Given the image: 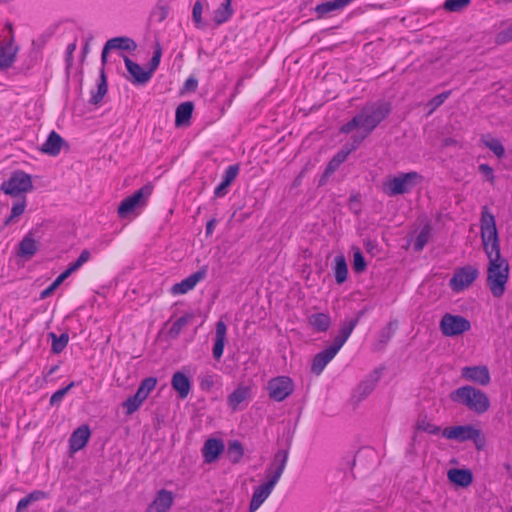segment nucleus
I'll list each match as a JSON object with an SVG mask.
<instances>
[{"label":"nucleus","mask_w":512,"mask_h":512,"mask_svg":"<svg viewBox=\"0 0 512 512\" xmlns=\"http://www.w3.org/2000/svg\"><path fill=\"white\" fill-rule=\"evenodd\" d=\"M289 451L287 449H280L274 456L273 463L267 468V481L254 488L252 498L249 504V512H255L265 502V500L272 493L275 485L281 478L287 461Z\"/></svg>","instance_id":"f257e3e1"},{"label":"nucleus","mask_w":512,"mask_h":512,"mask_svg":"<svg viewBox=\"0 0 512 512\" xmlns=\"http://www.w3.org/2000/svg\"><path fill=\"white\" fill-rule=\"evenodd\" d=\"M480 228L483 248L489 259V262L507 261L501 256L495 217L492 213L488 211L487 207L482 208Z\"/></svg>","instance_id":"f03ea898"},{"label":"nucleus","mask_w":512,"mask_h":512,"mask_svg":"<svg viewBox=\"0 0 512 512\" xmlns=\"http://www.w3.org/2000/svg\"><path fill=\"white\" fill-rule=\"evenodd\" d=\"M449 397L452 402L461 404L478 415L484 414L490 408L488 395L471 385L455 389L450 393Z\"/></svg>","instance_id":"7ed1b4c3"},{"label":"nucleus","mask_w":512,"mask_h":512,"mask_svg":"<svg viewBox=\"0 0 512 512\" xmlns=\"http://www.w3.org/2000/svg\"><path fill=\"white\" fill-rule=\"evenodd\" d=\"M391 104L380 100L366 104L357 114L362 124V130L369 135L391 113Z\"/></svg>","instance_id":"20e7f679"},{"label":"nucleus","mask_w":512,"mask_h":512,"mask_svg":"<svg viewBox=\"0 0 512 512\" xmlns=\"http://www.w3.org/2000/svg\"><path fill=\"white\" fill-rule=\"evenodd\" d=\"M509 271L508 261L489 262L487 284L494 297L500 298L503 296L509 278Z\"/></svg>","instance_id":"39448f33"},{"label":"nucleus","mask_w":512,"mask_h":512,"mask_svg":"<svg viewBox=\"0 0 512 512\" xmlns=\"http://www.w3.org/2000/svg\"><path fill=\"white\" fill-rule=\"evenodd\" d=\"M442 436L459 442L473 441L477 450H483L486 446V438L483 432L473 425H458L447 427L442 431Z\"/></svg>","instance_id":"423d86ee"},{"label":"nucleus","mask_w":512,"mask_h":512,"mask_svg":"<svg viewBox=\"0 0 512 512\" xmlns=\"http://www.w3.org/2000/svg\"><path fill=\"white\" fill-rule=\"evenodd\" d=\"M423 176L416 171L401 173L383 184V191L388 196H396L408 193L413 187L420 183Z\"/></svg>","instance_id":"0eeeda50"},{"label":"nucleus","mask_w":512,"mask_h":512,"mask_svg":"<svg viewBox=\"0 0 512 512\" xmlns=\"http://www.w3.org/2000/svg\"><path fill=\"white\" fill-rule=\"evenodd\" d=\"M153 186L148 183L136 190L132 195L123 199L118 206L117 213L121 219L127 218L138 207L146 206L148 198L151 196Z\"/></svg>","instance_id":"6e6552de"},{"label":"nucleus","mask_w":512,"mask_h":512,"mask_svg":"<svg viewBox=\"0 0 512 512\" xmlns=\"http://www.w3.org/2000/svg\"><path fill=\"white\" fill-rule=\"evenodd\" d=\"M1 190L10 196H18L33 190L31 176L22 170L14 171L1 185Z\"/></svg>","instance_id":"1a4fd4ad"},{"label":"nucleus","mask_w":512,"mask_h":512,"mask_svg":"<svg viewBox=\"0 0 512 512\" xmlns=\"http://www.w3.org/2000/svg\"><path fill=\"white\" fill-rule=\"evenodd\" d=\"M470 329V321L461 315L446 313L440 320V330L446 337H455Z\"/></svg>","instance_id":"9d476101"},{"label":"nucleus","mask_w":512,"mask_h":512,"mask_svg":"<svg viewBox=\"0 0 512 512\" xmlns=\"http://www.w3.org/2000/svg\"><path fill=\"white\" fill-rule=\"evenodd\" d=\"M266 389L272 400L282 402L294 392L295 385L289 376H277L268 381Z\"/></svg>","instance_id":"9b49d317"},{"label":"nucleus","mask_w":512,"mask_h":512,"mask_svg":"<svg viewBox=\"0 0 512 512\" xmlns=\"http://www.w3.org/2000/svg\"><path fill=\"white\" fill-rule=\"evenodd\" d=\"M479 271L476 267L466 265L455 270L449 281L452 291L458 293L468 288L478 277Z\"/></svg>","instance_id":"f8f14e48"},{"label":"nucleus","mask_w":512,"mask_h":512,"mask_svg":"<svg viewBox=\"0 0 512 512\" xmlns=\"http://www.w3.org/2000/svg\"><path fill=\"white\" fill-rule=\"evenodd\" d=\"M381 377V371L374 369L368 376H366L353 390L351 401L354 405H358L366 399L375 389Z\"/></svg>","instance_id":"ddd939ff"},{"label":"nucleus","mask_w":512,"mask_h":512,"mask_svg":"<svg viewBox=\"0 0 512 512\" xmlns=\"http://www.w3.org/2000/svg\"><path fill=\"white\" fill-rule=\"evenodd\" d=\"M461 376L467 381L486 386L491 381L490 372L487 366H465L461 370Z\"/></svg>","instance_id":"4468645a"},{"label":"nucleus","mask_w":512,"mask_h":512,"mask_svg":"<svg viewBox=\"0 0 512 512\" xmlns=\"http://www.w3.org/2000/svg\"><path fill=\"white\" fill-rule=\"evenodd\" d=\"M136 47H137L136 42L133 39L126 37V36H119V37H114V38L109 39L105 43L102 53H101L102 65L104 66L106 64L107 55L110 50L119 49V50H124V51H133L136 49Z\"/></svg>","instance_id":"2eb2a0df"},{"label":"nucleus","mask_w":512,"mask_h":512,"mask_svg":"<svg viewBox=\"0 0 512 512\" xmlns=\"http://www.w3.org/2000/svg\"><path fill=\"white\" fill-rule=\"evenodd\" d=\"M206 275L207 267L203 266L201 269L189 275L181 282L174 284L171 288L172 294L178 295L187 293L188 291L192 290L199 281L203 280Z\"/></svg>","instance_id":"dca6fc26"},{"label":"nucleus","mask_w":512,"mask_h":512,"mask_svg":"<svg viewBox=\"0 0 512 512\" xmlns=\"http://www.w3.org/2000/svg\"><path fill=\"white\" fill-rule=\"evenodd\" d=\"M225 449L224 442L221 439L209 438L202 447V456L207 464L215 462Z\"/></svg>","instance_id":"f3484780"},{"label":"nucleus","mask_w":512,"mask_h":512,"mask_svg":"<svg viewBox=\"0 0 512 512\" xmlns=\"http://www.w3.org/2000/svg\"><path fill=\"white\" fill-rule=\"evenodd\" d=\"M339 350L330 345L317 353L312 360L311 372L315 375H320L327 364L336 356Z\"/></svg>","instance_id":"a211bd4d"},{"label":"nucleus","mask_w":512,"mask_h":512,"mask_svg":"<svg viewBox=\"0 0 512 512\" xmlns=\"http://www.w3.org/2000/svg\"><path fill=\"white\" fill-rule=\"evenodd\" d=\"M174 495L171 491L161 489L145 512H168L173 504Z\"/></svg>","instance_id":"6ab92c4d"},{"label":"nucleus","mask_w":512,"mask_h":512,"mask_svg":"<svg viewBox=\"0 0 512 512\" xmlns=\"http://www.w3.org/2000/svg\"><path fill=\"white\" fill-rule=\"evenodd\" d=\"M127 71L132 76L134 84H145L151 79V72L144 70L138 63L123 55Z\"/></svg>","instance_id":"aec40b11"},{"label":"nucleus","mask_w":512,"mask_h":512,"mask_svg":"<svg viewBox=\"0 0 512 512\" xmlns=\"http://www.w3.org/2000/svg\"><path fill=\"white\" fill-rule=\"evenodd\" d=\"M90 429L88 425H81L74 430L69 438L70 450L76 452L84 448L90 438Z\"/></svg>","instance_id":"412c9836"},{"label":"nucleus","mask_w":512,"mask_h":512,"mask_svg":"<svg viewBox=\"0 0 512 512\" xmlns=\"http://www.w3.org/2000/svg\"><path fill=\"white\" fill-rule=\"evenodd\" d=\"M64 144L65 140L57 132L51 131L40 150L49 156H57Z\"/></svg>","instance_id":"4be33fe9"},{"label":"nucleus","mask_w":512,"mask_h":512,"mask_svg":"<svg viewBox=\"0 0 512 512\" xmlns=\"http://www.w3.org/2000/svg\"><path fill=\"white\" fill-rule=\"evenodd\" d=\"M226 332L227 326L223 321H218L215 327V340L213 345V357L216 360H220L223 352L226 341Z\"/></svg>","instance_id":"5701e85b"},{"label":"nucleus","mask_w":512,"mask_h":512,"mask_svg":"<svg viewBox=\"0 0 512 512\" xmlns=\"http://www.w3.org/2000/svg\"><path fill=\"white\" fill-rule=\"evenodd\" d=\"M239 165H230L224 172L221 183L215 188L214 195L216 197H223L227 194V188L236 179L239 173Z\"/></svg>","instance_id":"b1692460"},{"label":"nucleus","mask_w":512,"mask_h":512,"mask_svg":"<svg viewBox=\"0 0 512 512\" xmlns=\"http://www.w3.org/2000/svg\"><path fill=\"white\" fill-rule=\"evenodd\" d=\"M38 248V242L33 238V234L29 232L18 244V256L29 260L36 254Z\"/></svg>","instance_id":"393cba45"},{"label":"nucleus","mask_w":512,"mask_h":512,"mask_svg":"<svg viewBox=\"0 0 512 512\" xmlns=\"http://www.w3.org/2000/svg\"><path fill=\"white\" fill-rule=\"evenodd\" d=\"M358 325L357 319H349L345 320L338 331L337 336L334 338L332 346L336 347L337 350H340L341 347L345 344V342L350 337L351 333Z\"/></svg>","instance_id":"a878e982"},{"label":"nucleus","mask_w":512,"mask_h":512,"mask_svg":"<svg viewBox=\"0 0 512 512\" xmlns=\"http://www.w3.org/2000/svg\"><path fill=\"white\" fill-rule=\"evenodd\" d=\"M307 322L315 332L323 333L329 330L332 321L329 314L317 312L309 315Z\"/></svg>","instance_id":"bb28decb"},{"label":"nucleus","mask_w":512,"mask_h":512,"mask_svg":"<svg viewBox=\"0 0 512 512\" xmlns=\"http://www.w3.org/2000/svg\"><path fill=\"white\" fill-rule=\"evenodd\" d=\"M172 388L178 392L181 399H185L191 389L190 379L182 372L178 371L173 374L171 379Z\"/></svg>","instance_id":"cd10ccee"},{"label":"nucleus","mask_w":512,"mask_h":512,"mask_svg":"<svg viewBox=\"0 0 512 512\" xmlns=\"http://www.w3.org/2000/svg\"><path fill=\"white\" fill-rule=\"evenodd\" d=\"M448 479L457 486L467 487L473 482V474L468 469L454 468L448 471Z\"/></svg>","instance_id":"c85d7f7f"},{"label":"nucleus","mask_w":512,"mask_h":512,"mask_svg":"<svg viewBox=\"0 0 512 512\" xmlns=\"http://www.w3.org/2000/svg\"><path fill=\"white\" fill-rule=\"evenodd\" d=\"M194 104L191 101H186L179 104L175 112V125L177 127L186 126L190 123Z\"/></svg>","instance_id":"c756f323"},{"label":"nucleus","mask_w":512,"mask_h":512,"mask_svg":"<svg viewBox=\"0 0 512 512\" xmlns=\"http://www.w3.org/2000/svg\"><path fill=\"white\" fill-rule=\"evenodd\" d=\"M251 389L246 386L239 385L227 398L228 406L236 411L239 405L244 402L250 395Z\"/></svg>","instance_id":"7c9ffc66"},{"label":"nucleus","mask_w":512,"mask_h":512,"mask_svg":"<svg viewBox=\"0 0 512 512\" xmlns=\"http://www.w3.org/2000/svg\"><path fill=\"white\" fill-rule=\"evenodd\" d=\"M398 326L397 320H391L385 327L379 331L378 341L376 343V349L382 350L389 343L395 334Z\"/></svg>","instance_id":"2f4dec72"},{"label":"nucleus","mask_w":512,"mask_h":512,"mask_svg":"<svg viewBox=\"0 0 512 512\" xmlns=\"http://www.w3.org/2000/svg\"><path fill=\"white\" fill-rule=\"evenodd\" d=\"M17 50L18 48L14 47L12 42L0 46V70H6L12 66Z\"/></svg>","instance_id":"473e14b6"},{"label":"nucleus","mask_w":512,"mask_h":512,"mask_svg":"<svg viewBox=\"0 0 512 512\" xmlns=\"http://www.w3.org/2000/svg\"><path fill=\"white\" fill-rule=\"evenodd\" d=\"M107 90H108L107 78L105 75L104 68L102 67L100 70L97 90H96V92H92L89 103L92 105H98L103 100L104 96L107 93Z\"/></svg>","instance_id":"72a5a7b5"},{"label":"nucleus","mask_w":512,"mask_h":512,"mask_svg":"<svg viewBox=\"0 0 512 512\" xmlns=\"http://www.w3.org/2000/svg\"><path fill=\"white\" fill-rule=\"evenodd\" d=\"M47 497L48 493H46L45 491L34 490L24 498L19 500L16 507V512H24L32 503L46 499Z\"/></svg>","instance_id":"f704fd0d"},{"label":"nucleus","mask_w":512,"mask_h":512,"mask_svg":"<svg viewBox=\"0 0 512 512\" xmlns=\"http://www.w3.org/2000/svg\"><path fill=\"white\" fill-rule=\"evenodd\" d=\"M335 265L333 267L335 281L337 284H343L348 277V265L343 255H338L334 259Z\"/></svg>","instance_id":"c9c22d12"},{"label":"nucleus","mask_w":512,"mask_h":512,"mask_svg":"<svg viewBox=\"0 0 512 512\" xmlns=\"http://www.w3.org/2000/svg\"><path fill=\"white\" fill-rule=\"evenodd\" d=\"M195 317V314L193 312H190V313H186L185 315L181 316L180 318H178L172 325L171 327L169 328L168 330V336L171 338V339H176L182 329L188 324L190 323Z\"/></svg>","instance_id":"e433bc0d"},{"label":"nucleus","mask_w":512,"mask_h":512,"mask_svg":"<svg viewBox=\"0 0 512 512\" xmlns=\"http://www.w3.org/2000/svg\"><path fill=\"white\" fill-rule=\"evenodd\" d=\"M232 0H225L220 7L214 11V22L218 25L225 23L233 14Z\"/></svg>","instance_id":"4c0bfd02"},{"label":"nucleus","mask_w":512,"mask_h":512,"mask_svg":"<svg viewBox=\"0 0 512 512\" xmlns=\"http://www.w3.org/2000/svg\"><path fill=\"white\" fill-rule=\"evenodd\" d=\"M349 154V150H347L345 147L340 149L327 164L324 174L330 175L334 173L340 167V165L346 161Z\"/></svg>","instance_id":"58836bf2"},{"label":"nucleus","mask_w":512,"mask_h":512,"mask_svg":"<svg viewBox=\"0 0 512 512\" xmlns=\"http://www.w3.org/2000/svg\"><path fill=\"white\" fill-rule=\"evenodd\" d=\"M432 236V227L429 223L425 224L417 235L414 243L413 249L415 252H420L424 249V247L429 242Z\"/></svg>","instance_id":"ea45409f"},{"label":"nucleus","mask_w":512,"mask_h":512,"mask_svg":"<svg viewBox=\"0 0 512 512\" xmlns=\"http://www.w3.org/2000/svg\"><path fill=\"white\" fill-rule=\"evenodd\" d=\"M244 455V448L239 440H231L228 442L227 456L233 464L240 462Z\"/></svg>","instance_id":"a19ab883"},{"label":"nucleus","mask_w":512,"mask_h":512,"mask_svg":"<svg viewBox=\"0 0 512 512\" xmlns=\"http://www.w3.org/2000/svg\"><path fill=\"white\" fill-rule=\"evenodd\" d=\"M48 337L52 340L51 351L53 354H60L68 345V333H62L57 336L54 332H50Z\"/></svg>","instance_id":"79ce46f5"},{"label":"nucleus","mask_w":512,"mask_h":512,"mask_svg":"<svg viewBox=\"0 0 512 512\" xmlns=\"http://www.w3.org/2000/svg\"><path fill=\"white\" fill-rule=\"evenodd\" d=\"M344 8L340 0H332L326 1L321 4H318L315 7V12L317 13L318 18H322L325 15Z\"/></svg>","instance_id":"37998d69"},{"label":"nucleus","mask_w":512,"mask_h":512,"mask_svg":"<svg viewBox=\"0 0 512 512\" xmlns=\"http://www.w3.org/2000/svg\"><path fill=\"white\" fill-rule=\"evenodd\" d=\"M157 379L155 377H147L143 379L136 391V393L143 399L149 396L150 392L155 388Z\"/></svg>","instance_id":"c03bdc74"},{"label":"nucleus","mask_w":512,"mask_h":512,"mask_svg":"<svg viewBox=\"0 0 512 512\" xmlns=\"http://www.w3.org/2000/svg\"><path fill=\"white\" fill-rule=\"evenodd\" d=\"M144 400L135 393L132 396H129L123 403L122 406L126 409V414L131 415L135 411L139 409Z\"/></svg>","instance_id":"a18cd8bd"},{"label":"nucleus","mask_w":512,"mask_h":512,"mask_svg":"<svg viewBox=\"0 0 512 512\" xmlns=\"http://www.w3.org/2000/svg\"><path fill=\"white\" fill-rule=\"evenodd\" d=\"M471 0H446L444 2V9L449 12H460L465 9Z\"/></svg>","instance_id":"49530a36"},{"label":"nucleus","mask_w":512,"mask_h":512,"mask_svg":"<svg viewBox=\"0 0 512 512\" xmlns=\"http://www.w3.org/2000/svg\"><path fill=\"white\" fill-rule=\"evenodd\" d=\"M366 267L367 263L363 254L360 249H357L353 253V269L356 273H361L366 270Z\"/></svg>","instance_id":"de8ad7c7"},{"label":"nucleus","mask_w":512,"mask_h":512,"mask_svg":"<svg viewBox=\"0 0 512 512\" xmlns=\"http://www.w3.org/2000/svg\"><path fill=\"white\" fill-rule=\"evenodd\" d=\"M416 429L424 431V432H426L428 434H431V435H437L441 431L439 426L430 423L426 419L419 420L417 422Z\"/></svg>","instance_id":"09e8293b"},{"label":"nucleus","mask_w":512,"mask_h":512,"mask_svg":"<svg viewBox=\"0 0 512 512\" xmlns=\"http://www.w3.org/2000/svg\"><path fill=\"white\" fill-rule=\"evenodd\" d=\"M74 385H75V383L71 382L66 387L61 388V389L57 390L56 392H54L52 394V396L50 397V401H49L50 405L55 406V405L60 404L61 401L63 400L64 396L70 391V389Z\"/></svg>","instance_id":"8fccbe9b"},{"label":"nucleus","mask_w":512,"mask_h":512,"mask_svg":"<svg viewBox=\"0 0 512 512\" xmlns=\"http://www.w3.org/2000/svg\"><path fill=\"white\" fill-rule=\"evenodd\" d=\"M161 56H162V48L159 44H157L155 47V50L153 52V56L148 63L147 72H151V76L153 75L154 71L158 68V66L160 64Z\"/></svg>","instance_id":"3c124183"},{"label":"nucleus","mask_w":512,"mask_h":512,"mask_svg":"<svg viewBox=\"0 0 512 512\" xmlns=\"http://www.w3.org/2000/svg\"><path fill=\"white\" fill-rule=\"evenodd\" d=\"M451 91H444L436 96H434L429 102L428 107H430V112H433L438 107H440L446 99L450 96Z\"/></svg>","instance_id":"603ef678"},{"label":"nucleus","mask_w":512,"mask_h":512,"mask_svg":"<svg viewBox=\"0 0 512 512\" xmlns=\"http://www.w3.org/2000/svg\"><path fill=\"white\" fill-rule=\"evenodd\" d=\"M90 256H91V254H90L89 250L84 249V250L80 253V255H79V257L77 258V260H76L75 262L71 263V264L69 265V267H68V268L71 270V272H72V273H73V272H75V271H76V270H78V269H79V268H80L84 263H86V262L90 259Z\"/></svg>","instance_id":"864d4df0"},{"label":"nucleus","mask_w":512,"mask_h":512,"mask_svg":"<svg viewBox=\"0 0 512 512\" xmlns=\"http://www.w3.org/2000/svg\"><path fill=\"white\" fill-rule=\"evenodd\" d=\"M485 145L499 158L505 154V149L502 143L498 139H492L491 141L485 142Z\"/></svg>","instance_id":"5fc2aeb1"},{"label":"nucleus","mask_w":512,"mask_h":512,"mask_svg":"<svg viewBox=\"0 0 512 512\" xmlns=\"http://www.w3.org/2000/svg\"><path fill=\"white\" fill-rule=\"evenodd\" d=\"M356 128L362 129V124L359 120L358 115H355L350 121L342 125L340 128V132L343 134H348Z\"/></svg>","instance_id":"6e6d98bb"},{"label":"nucleus","mask_w":512,"mask_h":512,"mask_svg":"<svg viewBox=\"0 0 512 512\" xmlns=\"http://www.w3.org/2000/svg\"><path fill=\"white\" fill-rule=\"evenodd\" d=\"M512 40V24L506 29L500 31L495 38L497 44H505Z\"/></svg>","instance_id":"4d7b16f0"},{"label":"nucleus","mask_w":512,"mask_h":512,"mask_svg":"<svg viewBox=\"0 0 512 512\" xmlns=\"http://www.w3.org/2000/svg\"><path fill=\"white\" fill-rule=\"evenodd\" d=\"M202 10V3L200 1H196L193 6L192 17L198 28L202 26Z\"/></svg>","instance_id":"13d9d810"},{"label":"nucleus","mask_w":512,"mask_h":512,"mask_svg":"<svg viewBox=\"0 0 512 512\" xmlns=\"http://www.w3.org/2000/svg\"><path fill=\"white\" fill-rule=\"evenodd\" d=\"M478 170L481 174H483L487 181H489L491 184H494L495 182V176H494V170L493 168L486 163L480 164L478 167Z\"/></svg>","instance_id":"bf43d9fd"},{"label":"nucleus","mask_w":512,"mask_h":512,"mask_svg":"<svg viewBox=\"0 0 512 512\" xmlns=\"http://www.w3.org/2000/svg\"><path fill=\"white\" fill-rule=\"evenodd\" d=\"M366 132L363 135H354L351 137L352 142L349 144H346L344 147L349 150V152L355 151L359 145L362 143V141L367 137Z\"/></svg>","instance_id":"052dcab7"},{"label":"nucleus","mask_w":512,"mask_h":512,"mask_svg":"<svg viewBox=\"0 0 512 512\" xmlns=\"http://www.w3.org/2000/svg\"><path fill=\"white\" fill-rule=\"evenodd\" d=\"M25 208H26V199L24 197L21 201L14 203V205L12 206V209H11L12 217H19L20 215H22L25 211Z\"/></svg>","instance_id":"680f3d73"},{"label":"nucleus","mask_w":512,"mask_h":512,"mask_svg":"<svg viewBox=\"0 0 512 512\" xmlns=\"http://www.w3.org/2000/svg\"><path fill=\"white\" fill-rule=\"evenodd\" d=\"M214 386V377L213 375H205L201 380H200V388L202 390H206V391H209L212 389V387Z\"/></svg>","instance_id":"e2e57ef3"},{"label":"nucleus","mask_w":512,"mask_h":512,"mask_svg":"<svg viewBox=\"0 0 512 512\" xmlns=\"http://www.w3.org/2000/svg\"><path fill=\"white\" fill-rule=\"evenodd\" d=\"M77 48V41L75 40L74 42L70 43L68 46H67V49H66V63H67V66L70 67L72 65V62H73V53L74 51L76 50Z\"/></svg>","instance_id":"0e129e2a"},{"label":"nucleus","mask_w":512,"mask_h":512,"mask_svg":"<svg viewBox=\"0 0 512 512\" xmlns=\"http://www.w3.org/2000/svg\"><path fill=\"white\" fill-rule=\"evenodd\" d=\"M198 86V80L195 77H189L184 83V89L186 91H195Z\"/></svg>","instance_id":"69168bd1"},{"label":"nucleus","mask_w":512,"mask_h":512,"mask_svg":"<svg viewBox=\"0 0 512 512\" xmlns=\"http://www.w3.org/2000/svg\"><path fill=\"white\" fill-rule=\"evenodd\" d=\"M217 221L215 219H211L206 224V235L209 236L213 233Z\"/></svg>","instance_id":"338daca9"},{"label":"nucleus","mask_w":512,"mask_h":512,"mask_svg":"<svg viewBox=\"0 0 512 512\" xmlns=\"http://www.w3.org/2000/svg\"><path fill=\"white\" fill-rule=\"evenodd\" d=\"M55 291V289L52 287V285L50 284L46 289H44L41 293H40V299H45L47 297H49L50 295H52V293Z\"/></svg>","instance_id":"774afa93"}]
</instances>
